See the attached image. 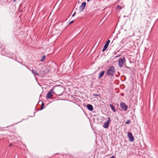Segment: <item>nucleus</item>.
I'll list each match as a JSON object with an SVG mask.
<instances>
[{"label": "nucleus", "instance_id": "nucleus-22", "mask_svg": "<svg viewBox=\"0 0 158 158\" xmlns=\"http://www.w3.org/2000/svg\"><path fill=\"white\" fill-rule=\"evenodd\" d=\"M76 13V12H75L74 13V14L72 15V17H73V16H74V15H75Z\"/></svg>", "mask_w": 158, "mask_h": 158}, {"label": "nucleus", "instance_id": "nucleus-20", "mask_svg": "<svg viewBox=\"0 0 158 158\" xmlns=\"http://www.w3.org/2000/svg\"><path fill=\"white\" fill-rule=\"evenodd\" d=\"M74 22V21L73 20H72V21H71V22H70L69 23V24H71L72 23H73Z\"/></svg>", "mask_w": 158, "mask_h": 158}, {"label": "nucleus", "instance_id": "nucleus-21", "mask_svg": "<svg viewBox=\"0 0 158 158\" xmlns=\"http://www.w3.org/2000/svg\"><path fill=\"white\" fill-rule=\"evenodd\" d=\"M121 56V55H118L116 56H115L114 57L117 58L119 56Z\"/></svg>", "mask_w": 158, "mask_h": 158}, {"label": "nucleus", "instance_id": "nucleus-4", "mask_svg": "<svg viewBox=\"0 0 158 158\" xmlns=\"http://www.w3.org/2000/svg\"><path fill=\"white\" fill-rule=\"evenodd\" d=\"M54 88V87H52L51 89L48 92L46 96L47 98L50 99L53 96V92Z\"/></svg>", "mask_w": 158, "mask_h": 158}, {"label": "nucleus", "instance_id": "nucleus-5", "mask_svg": "<svg viewBox=\"0 0 158 158\" xmlns=\"http://www.w3.org/2000/svg\"><path fill=\"white\" fill-rule=\"evenodd\" d=\"M110 119V117H109L108 120L105 123H104L103 127L105 128H107L109 127V125L111 122V120Z\"/></svg>", "mask_w": 158, "mask_h": 158}, {"label": "nucleus", "instance_id": "nucleus-24", "mask_svg": "<svg viewBox=\"0 0 158 158\" xmlns=\"http://www.w3.org/2000/svg\"><path fill=\"white\" fill-rule=\"evenodd\" d=\"M12 143H11L10 145H9V147H11V146H12Z\"/></svg>", "mask_w": 158, "mask_h": 158}, {"label": "nucleus", "instance_id": "nucleus-15", "mask_svg": "<svg viewBox=\"0 0 158 158\" xmlns=\"http://www.w3.org/2000/svg\"><path fill=\"white\" fill-rule=\"evenodd\" d=\"M122 8L121 6L119 5H118L116 8V10H120L122 9Z\"/></svg>", "mask_w": 158, "mask_h": 158}, {"label": "nucleus", "instance_id": "nucleus-27", "mask_svg": "<svg viewBox=\"0 0 158 158\" xmlns=\"http://www.w3.org/2000/svg\"><path fill=\"white\" fill-rule=\"evenodd\" d=\"M90 0H87L88 2H89Z\"/></svg>", "mask_w": 158, "mask_h": 158}, {"label": "nucleus", "instance_id": "nucleus-13", "mask_svg": "<svg viewBox=\"0 0 158 158\" xmlns=\"http://www.w3.org/2000/svg\"><path fill=\"white\" fill-rule=\"evenodd\" d=\"M110 106L112 110L114 112H116V110L114 106V105L112 104H110Z\"/></svg>", "mask_w": 158, "mask_h": 158}, {"label": "nucleus", "instance_id": "nucleus-6", "mask_svg": "<svg viewBox=\"0 0 158 158\" xmlns=\"http://www.w3.org/2000/svg\"><path fill=\"white\" fill-rule=\"evenodd\" d=\"M86 5V2H84L82 3L81 5L80 6L79 8V10L80 12H82L85 9Z\"/></svg>", "mask_w": 158, "mask_h": 158}, {"label": "nucleus", "instance_id": "nucleus-12", "mask_svg": "<svg viewBox=\"0 0 158 158\" xmlns=\"http://www.w3.org/2000/svg\"><path fill=\"white\" fill-rule=\"evenodd\" d=\"M42 102V104L41 105V108L39 109L40 110H43L44 108V102H43L42 101H39V103H40V102Z\"/></svg>", "mask_w": 158, "mask_h": 158}, {"label": "nucleus", "instance_id": "nucleus-18", "mask_svg": "<svg viewBox=\"0 0 158 158\" xmlns=\"http://www.w3.org/2000/svg\"><path fill=\"white\" fill-rule=\"evenodd\" d=\"M125 123L127 124H129L131 123V121L130 120H128Z\"/></svg>", "mask_w": 158, "mask_h": 158}, {"label": "nucleus", "instance_id": "nucleus-23", "mask_svg": "<svg viewBox=\"0 0 158 158\" xmlns=\"http://www.w3.org/2000/svg\"><path fill=\"white\" fill-rule=\"evenodd\" d=\"M114 157H115L114 156V155H113L111 157H110L109 158H114Z\"/></svg>", "mask_w": 158, "mask_h": 158}, {"label": "nucleus", "instance_id": "nucleus-17", "mask_svg": "<svg viewBox=\"0 0 158 158\" xmlns=\"http://www.w3.org/2000/svg\"><path fill=\"white\" fill-rule=\"evenodd\" d=\"M36 72L38 73L40 75V68H39L38 69H37L35 71Z\"/></svg>", "mask_w": 158, "mask_h": 158}, {"label": "nucleus", "instance_id": "nucleus-8", "mask_svg": "<svg viewBox=\"0 0 158 158\" xmlns=\"http://www.w3.org/2000/svg\"><path fill=\"white\" fill-rule=\"evenodd\" d=\"M127 136L130 141L132 142L134 141V139L131 133L130 132H128Z\"/></svg>", "mask_w": 158, "mask_h": 158}, {"label": "nucleus", "instance_id": "nucleus-10", "mask_svg": "<svg viewBox=\"0 0 158 158\" xmlns=\"http://www.w3.org/2000/svg\"><path fill=\"white\" fill-rule=\"evenodd\" d=\"M87 109L89 111H92L94 110L93 106L90 104H88L87 105Z\"/></svg>", "mask_w": 158, "mask_h": 158}, {"label": "nucleus", "instance_id": "nucleus-19", "mask_svg": "<svg viewBox=\"0 0 158 158\" xmlns=\"http://www.w3.org/2000/svg\"><path fill=\"white\" fill-rule=\"evenodd\" d=\"M100 95V94H93V96H99Z\"/></svg>", "mask_w": 158, "mask_h": 158}, {"label": "nucleus", "instance_id": "nucleus-11", "mask_svg": "<svg viewBox=\"0 0 158 158\" xmlns=\"http://www.w3.org/2000/svg\"><path fill=\"white\" fill-rule=\"evenodd\" d=\"M105 73V71H103L101 72L98 76V79H101L102 76L104 75V73Z\"/></svg>", "mask_w": 158, "mask_h": 158}, {"label": "nucleus", "instance_id": "nucleus-14", "mask_svg": "<svg viewBox=\"0 0 158 158\" xmlns=\"http://www.w3.org/2000/svg\"><path fill=\"white\" fill-rule=\"evenodd\" d=\"M32 73L34 75H36L37 76H39V75L38 73H37L34 70L32 69L31 70Z\"/></svg>", "mask_w": 158, "mask_h": 158}, {"label": "nucleus", "instance_id": "nucleus-9", "mask_svg": "<svg viewBox=\"0 0 158 158\" xmlns=\"http://www.w3.org/2000/svg\"><path fill=\"white\" fill-rule=\"evenodd\" d=\"M110 42V40H107V41H106V44L104 46L103 48L102 49V51L103 52H104L106 50V48L108 47V45L109 44Z\"/></svg>", "mask_w": 158, "mask_h": 158}, {"label": "nucleus", "instance_id": "nucleus-26", "mask_svg": "<svg viewBox=\"0 0 158 158\" xmlns=\"http://www.w3.org/2000/svg\"><path fill=\"white\" fill-rule=\"evenodd\" d=\"M126 67L127 68H128V69L129 68V67H127V66H126Z\"/></svg>", "mask_w": 158, "mask_h": 158}, {"label": "nucleus", "instance_id": "nucleus-2", "mask_svg": "<svg viewBox=\"0 0 158 158\" xmlns=\"http://www.w3.org/2000/svg\"><path fill=\"white\" fill-rule=\"evenodd\" d=\"M125 61V59L124 57H123V58H120L118 60V65L120 68H122L123 67L124 63Z\"/></svg>", "mask_w": 158, "mask_h": 158}, {"label": "nucleus", "instance_id": "nucleus-1", "mask_svg": "<svg viewBox=\"0 0 158 158\" xmlns=\"http://www.w3.org/2000/svg\"><path fill=\"white\" fill-rule=\"evenodd\" d=\"M115 70L113 66H110L107 70L106 74L109 76H114L115 73Z\"/></svg>", "mask_w": 158, "mask_h": 158}, {"label": "nucleus", "instance_id": "nucleus-29", "mask_svg": "<svg viewBox=\"0 0 158 158\" xmlns=\"http://www.w3.org/2000/svg\"><path fill=\"white\" fill-rule=\"evenodd\" d=\"M122 95H123H123H124V94H122Z\"/></svg>", "mask_w": 158, "mask_h": 158}, {"label": "nucleus", "instance_id": "nucleus-30", "mask_svg": "<svg viewBox=\"0 0 158 158\" xmlns=\"http://www.w3.org/2000/svg\"><path fill=\"white\" fill-rule=\"evenodd\" d=\"M117 53V52H115V54H116Z\"/></svg>", "mask_w": 158, "mask_h": 158}, {"label": "nucleus", "instance_id": "nucleus-25", "mask_svg": "<svg viewBox=\"0 0 158 158\" xmlns=\"http://www.w3.org/2000/svg\"><path fill=\"white\" fill-rule=\"evenodd\" d=\"M17 0H13L14 2H15Z\"/></svg>", "mask_w": 158, "mask_h": 158}, {"label": "nucleus", "instance_id": "nucleus-16", "mask_svg": "<svg viewBox=\"0 0 158 158\" xmlns=\"http://www.w3.org/2000/svg\"><path fill=\"white\" fill-rule=\"evenodd\" d=\"M45 57H46V56L45 55H44V56H43L41 57V59L40 60L41 61V62H42L44 60Z\"/></svg>", "mask_w": 158, "mask_h": 158}, {"label": "nucleus", "instance_id": "nucleus-28", "mask_svg": "<svg viewBox=\"0 0 158 158\" xmlns=\"http://www.w3.org/2000/svg\"><path fill=\"white\" fill-rule=\"evenodd\" d=\"M36 112H35L34 113V114H35V113Z\"/></svg>", "mask_w": 158, "mask_h": 158}, {"label": "nucleus", "instance_id": "nucleus-3", "mask_svg": "<svg viewBox=\"0 0 158 158\" xmlns=\"http://www.w3.org/2000/svg\"><path fill=\"white\" fill-rule=\"evenodd\" d=\"M49 72V70L48 69H40V76H44L46 75L47 73Z\"/></svg>", "mask_w": 158, "mask_h": 158}, {"label": "nucleus", "instance_id": "nucleus-7", "mask_svg": "<svg viewBox=\"0 0 158 158\" xmlns=\"http://www.w3.org/2000/svg\"><path fill=\"white\" fill-rule=\"evenodd\" d=\"M120 106L122 109H123L125 111L127 110L128 106L124 102H121L120 103Z\"/></svg>", "mask_w": 158, "mask_h": 158}]
</instances>
